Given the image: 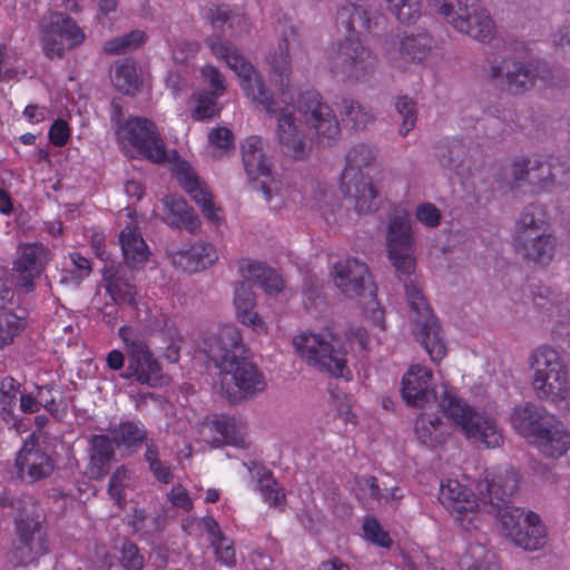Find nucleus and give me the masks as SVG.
Here are the masks:
<instances>
[{"instance_id": "nucleus-17", "label": "nucleus", "mask_w": 570, "mask_h": 570, "mask_svg": "<svg viewBox=\"0 0 570 570\" xmlns=\"http://www.w3.org/2000/svg\"><path fill=\"white\" fill-rule=\"evenodd\" d=\"M542 68L533 61H521L513 57L494 58L489 62L488 75L499 81H504L508 89L514 94L531 90L541 79Z\"/></svg>"}, {"instance_id": "nucleus-2", "label": "nucleus", "mask_w": 570, "mask_h": 570, "mask_svg": "<svg viewBox=\"0 0 570 570\" xmlns=\"http://www.w3.org/2000/svg\"><path fill=\"white\" fill-rule=\"evenodd\" d=\"M116 137L124 153L129 157L142 156L154 163L169 161L179 185L200 207L203 215L213 224L223 222L222 209L215 205L207 186L199 180L190 165L168 154L154 122L146 118L134 117L119 121Z\"/></svg>"}, {"instance_id": "nucleus-12", "label": "nucleus", "mask_w": 570, "mask_h": 570, "mask_svg": "<svg viewBox=\"0 0 570 570\" xmlns=\"http://www.w3.org/2000/svg\"><path fill=\"white\" fill-rule=\"evenodd\" d=\"M409 305L407 318L413 335L421 342L433 362H440L446 355V346L440 325L415 282L405 284Z\"/></svg>"}, {"instance_id": "nucleus-23", "label": "nucleus", "mask_w": 570, "mask_h": 570, "mask_svg": "<svg viewBox=\"0 0 570 570\" xmlns=\"http://www.w3.org/2000/svg\"><path fill=\"white\" fill-rule=\"evenodd\" d=\"M47 256V249L40 244L21 246L12 268V278L16 285L26 292L31 291L33 281L43 269Z\"/></svg>"}, {"instance_id": "nucleus-48", "label": "nucleus", "mask_w": 570, "mask_h": 570, "mask_svg": "<svg viewBox=\"0 0 570 570\" xmlns=\"http://www.w3.org/2000/svg\"><path fill=\"white\" fill-rule=\"evenodd\" d=\"M430 50V39L426 35L406 36L401 41V55L406 61H422Z\"/></svg>"}, {"instance_id": "nucleus-55", "label": "nucleus", "mask_w": 570, "mask_h": 570, "mask_svg": "<svg viewBox=\"0 0 570 570\" xmlns=\"http://www.w3.org/2000/svg\"><path fill=\"white\" fill-rule=\"evenodd\" d=\"M396 111L402 117V124L399 132L401 136H406L414 127L416 122V108L412 99L407 97H400L395 102Z\"/></svg>"}, {"instance_id": "nucleus-15", "label": "nucleus", "mask_w": 570, "mask_h": 570, "mask_svg": "<svg viewBox=\"0 0 570 570\" xmlns=\"http://www.w3.org/2000/svg\"><path fill=\"white\" fill-rule=\"evenodd\" d=\"M242 156L248 178L259 184L271 207L278 209L286 206V196L291 190L274 179L271 163L264 153L263 140L257 136L248 137L242 145Z\"/></svg>"}, {"instance_id": "nucleus-8", "label": "nucleus", "mask_w": 570, "mask_h": 570, "mask_svg": "<svg viewBox=\"0 0 570 570\" xmlns=\"http://www.w3.org/2000/svg\"><path fill=\"white\" fill-rule=\"evenodd\" d=\"M295 353L308 365L335 377H348L346 347L331 331L301 332L292 340Z\"/></svg>"}, {"instance_id": "nucleus-35", "label": "nucleus", "mask_w": 570, "mask_h": 570, "mask_svg": "<svg viewBox=\"0 0 570 570\" xmlns=\"http://www.w3.org/2000/svg\"><path fill=\"white\" fill-rule=\"evenodd\" d=\"M415 435L423 445L435 449L450 436L446 424L438 416L421 414L415 423Z\"/></svg>"}, {"instance_id": "nucleus-41", "label": "nucleus", "mask_w": 570, "mask_h": 570, "mask_svg": "<svg viewBox=\"0 0 570 570\" xmlns=\"http://www.w3.org/2000/svg\"><path fill=\"white\" fill-rule=\"evenodd\" d=\"M429 4L455 29L459 23L462 26L476 0H429Z\"/></svg>"}, {"instance_id": "nucleus-34", "label": "nucleus", "mask_w": 570, "mask_h": 570, "mask_svg": "<svg viewBox=\"0 0 570 570\" xmlns=\"http://www.w3.org/2000/svg\"><path fill=\"white\" fill-rule=\"evenodd\" d=\"M348 190H341L346 197L354 199V206L357 213L368 214L377 210L380 205L379 190L374 187L372 178L358 177L348 184Z\"/></svg>"}, {"instance_id": "nucleus-1", "label": "nucleus", "mask_w": 570, "mask_h": 570, "mask_svg": "<svg viewBox=\"0 0 570 570\" xmlns=\"http://www.w3.org/2000/svg\"><path fill=\"white\" fill-rule=\"evenodd\" d=\"M207 46L218 60L224 61L235 72L246 97L259 104L269 115L277 117L276 136L283 151L293 158H302L307 142L305 128L294 116V107H289L294 87L287 40L281 41L277 50L267 58L268 89L254 65L236 46L218 38H209Z\"/></svg>"}, {"instance_id": "nucleus-64", "label": "nucleus", "mask_w": 570, "mask_h": 570, "mask_svg": "<svg viewBox=\"0 0 570 570\" xmlns=\"http://www.w3.org/2000/svg\"><path fill=\"white\" fill-rule=\"evenodd\" d=\"M70 137V128L66 120H56L49 129L50 141L58 147L67 144Z\"/></svg>"}, {"instance_id": "nucleus-13", "label": "nucleus", "mask_w": 570, "mask_h": 570, "mask_svg": "<svg viewBox=\"0 0 570 570\" xmlns=\"http://www.w3.org/2000/svg\"><path fill=\"white\" fill-rule=\"evenodd\" d=\"M385 249L392 266L402 275H411L416 267V239L409 212L395 210L389 218Z\"/></svg>"}, {"instance_id": "nucleus-39", "label": "nucleus", "mask_w": 570, "mask_h": 570, "mask_svg": "<svg viewBox=\"0 0 570 570\" xmlns=\"http://www.w3.org/2000/svg\"><path fill=\"white\" fill-rule=\"evenodd\" d=\"M111 80L117 90L126 95H135L141 87L138 66L135 61L128 59L115 65Z\"/></svg>"}, {"instance_id": "nucleus-38", "label": "nucleus", "mask_w": 570, "mask_h": 570, "mask_svg": "<svg viewBox=\"0 0 570 570\" xmlns=\"http://www.w3.org/2000/svg\"><path fill=\"white\" fill-rule=\"evenodd\" d=\"M207 18L214 27L227 26L234 33H245L249 30V19L238 7L218 6L209 9Z\"/></svg>"}, {"instance_id": "nucleus-58", "label": "nucleus", "mask_w": 570, "mask_h": 570, "mask_svg": "<svg viewBox=\"0 0 570 570\" xmlns=\"http://www.w3.org/2000/svg\"><path fill=\"white\" fill-rule=\"evenodd\" d=\"M215 549L216 558L219 562L227 567L235 564V549L233 542L224 535H218L217 540L212 542Z\"/></svg>"}, {"instance_id": "nucleus-61", "label": "nucleus", "mask_w": 570, "mask_h": 570, "mask_svg": "<svg viewBox=\"0 0 570 570\" xmlns=\"http://www.w3.org/2000/svg\"><path fill=\"white\" fill-rule=\"evenodd\" d=\"M149 468L154 475L161 482L168 483L171 480V472L168 468L164 466L158 459L157 450L148 445L145 454Z\"/></svg>"}, {"instance_id": "nucleus-16", "label": "nucleus", "mask_w": 570, "mask_h": 570, "mask_svg": "<svg viewBox=\"0 0 570 570\" xmlns=\"http://www.w3.org/2000/svg\"><path fill=\"white\" fill-rule=\"evenodd\" d=\"M40 45L50 58H61L66 50L80 46L86 38L77 22L62 12H50L40 22Z\"/></svg>"}, {"instance_id": "nucleus-47", "label": "nucleus", "mask_w": 570, "mask_h": 570, "mask_svg": "<svg viewBox=\"0 0 570 570\" xmlns=\"http://www.w3.org/2000/svg\"><path fill=\"white\" fill-rule=\"evenodd\" d=\"M147 39V36L141 30H135L127 35L112 38L105 42L104 50L110 55H121L135 50L141 46Z\"/></svg>"}, {"instance_id": "nucleus-40", "label": "nucleus", "mask_w": 570, "mask_h": 570, "mask_svg": "<svg viewBox=\"0 0 570 570\" xmlns=\"http://www.w3.org/2000/svg\"><path fill=\"white\" fill-rule=\"evenodd\" d=\"M549 223L550 215L548 214L546 206L541 204H531L527 206L520 215L517 225L515 239L529 237L541 227L549 225Z\"/></svg>"}, {"instance_id": "nucleus-11", "label": "nucleus", "mask_w": 570, "mask_h": 570, "mask_svg": "<svg viewBox=\"0 0 570 570\" xmlns=\"http://www.w3.org/2000/svg\"><path fill=\"white\" fill-rule=\"evenodd\" d=\"M438 499L462 531L471 532L483 524L488 501L476 497L464 482L452 478L442 480Z\"/></svg>"}, {"instance_id": "nucleus-25", "label": "nucleus", "mask_w": 570, "mask_h": 570, "mask_svg": "<svg viewBox=\"0 0 570 570\" xmlns=\"http://www.w3.org/2000/svg\"><path fill=\"white\" fill-rule=\"evenodd\" d=\"M376 149L367 144H356L346 154V164L341 175L340 189L348 190V184L358 177H367L377 168Z\"/></svg>"}, {"instance_id": "nucleus-18", "label": "nucleus", "mask_w": 570, "mask_h": 570, "mask_svg": "<svg viewBox=\"0 0 570 570\" xmlns=\"http://www.w3.org/2000/svg\"><path fill=\"white\" fill-rule=\"evenodd\" d=\"M563 174V166L552 157H521L511 165V175L514 181L527 180L537 190H550Z\"/></svg>"}, {"instance_id": "nucleus-54", "label": "nucleus", "mask_w": 570, "mask_h": 570, "mask_svg": "<svg viewBox=\"0 0 570 570\" xmlns=\"http://www.w3.org/2000/svg\"><path fill=\"white\" fill-rule=\"evenodd\" d=\"M362 529L366 541L381 548H390L392 546V539L376 519L366 518Z\"/></svg>"}, {"instance_id": "nucleus-36", "label": "nucleus", "mask_w": 570, "mask_h": 570, "mask_svg": "<svg viewBox=\"0 0 570 570\" xmlns=\"http://www.w3.org/2000/svg\"><path fill=\"white\" fill-rule=\"evenodd\" d=\"M512 541L524 550L535 551L546 542V528L538 514L529 511L525 522L513 535Z\"/></svg>"}, {"instance_id": "nucleus-62", "label": "nucleus", "mask_w": 570, "mask_h": 570, "mask_svg": "<svg viewBox=\"0 0 570 570\" xmlns=\"http://www.w3.org/2000/svg\"><path fill=\"white\" fill-rule=\"evenodd\" d=\"M487 551L484 546L471 547L461 558V566L466 570H481Z\"/></svg>"}, {"instance_id": "nucleus-57", "label": "nucleus", "mask_w": 570, "mask_h": 570, "mask_svg": "<svg viewBox=\"0 0 570 570\" xmlns=\"http://www.w3.org/2000/svg\"><path fill=\"white\" fill-rule=\"evenodd\" d=\"M414 216L415 219L426 228L438 227L442 217L440 209L431 203L420 204L415 208Z\"/></svg>"}, {"instance_id": "nucleus-7", "label": "nucleus", "mask_w": 570, "mask_h": 570, "mask_svg": "<svg viewBox=\"0 0 570 570\" xmlns=\"http://www.w3.org/2000/svg\"><path fill=\"white\" fill-rule=\"evenodd\" d=\"M478 488L481 494L484 490L488 492L489 501L485 514H494L505 530L507 535L512 539L525 522L529 512L508 503V500L518 489L514 470L510 466L495 468L488 472Z\"/></svg>"}, {"instance_id": "nucleus-59", "label": "nucleus", "mask_w": 570, "mask_h": 570, "mask_svg": "<svg viewBox=\"0 0 570 570\" xmlns=\"http://www.w3.org/2000/svg\"><path fill=\"white\" fill-rule=\"evenodd\" d=\"M165 351L164 356L169 362H177L183 342V335L177 328H168L165 333Z\"/></svg>"}, {"instance_id": "nucleus-10", "label": "nucleus", "mask_w": 570, "mask_h": 570, "mask_svg": "<svg viewBox=\"0 0 570 570\" xmlns=\"http://www.w3.org/2000/svg\"><path fill=\"white\" fill-rule=\"evenodd\" d=\"M333 278L336 287L350 298H358L366 315L384 330V312L376 299V287L365 263L346 258L334 265Z\"/></svg>"}, {"instance_id": "nucleus-60", "label": "nucleus", "mask_w": 570, "mask_h": 570, "mask_svg": "<svg viewBox=\"0 0 570 570\" xmlns=\"http://www.w3.org/2000/svg\"><path fill=\"white\" fill-rule=\"evenodd\" d=\"M121 567L124 570H141L144 558L135 544L126 542L121 550Z\"/></svg>"}, {"instance_id": "nucleus-63", "label": "nucleus", "mask_w": 570, "mask_h": 570, "mask_svg": "<svg viewBox=\"0 0 570 570\" xmlns=\"http://www.w3.org/2000/svg\"><path fill=\"white\" fill-rule=\"evenodd\" d=\"M198 51V45L193 41H177L171 48V58L177 63L186 62Z\"/></svg>"}, {"instance_id": "nucleus-52", "label": "nucleus", "mask_w": 570, "mask_h": 570, "mask_svg": "<svg viewBox=\"0 0 570 570\" xmlns=\"http://www.w3.org/2000/svg\"><path fill=\"white\" fill-rule=\"evenodd\" d=\"M199 81L207 88L206 91L214 96H224L227 89V81L218 68L205 65L199 69Z\"/></svg>"}, {"instance_id": "nucleus-22", "label": "nucleus", "mask_w": 570, "mask_h": 570, "mask_svg": "<svg viewBox=\"0 0 570 570\" xmlns=\"http://www.w3.org/2000/svg\"><path fill=\"white\" fill-rule=\"evenodd\" d=\"M433 373L426 366L411 365L402 379L401 394L404 402L414 407H424L436 399L432 383Z\"/></svg>"}, {"instance_id": "nucleus-14", "label": "nucleus", "mask_w": 570, "mask_h": 570, "mask_svg": "<svg viewBox=\"0 0 570 570\" xmlns=\"http://www.w3.org/2000/svg\"><path fill=\"white\" fill-rule=\"evenodd\" d=\"M118 333L128 356L125 377L148 386L163 385L166 380L161 365L150 351L144 333L130 326H121Z\"/></svg>"}, {"instance_id": "nucleus-19", "label": "nucleus", "mask_w": 570, "mask_h": 570, "mask_svg": "<svg viewBox=\"0 0 570 570\" xmlns=\"http://www.w3.org/2000/svg\"><path fill=\"white\" fill-rule=\"evenodd\" d=\"M298 112L305 118L318 137L327 140V144L340 137L341 129L333 109L323 101L315 90H307L299 96Z\"/></svg>"}, {"instance_id": "nucleus-26", "label": "nucleus", "mask_w": 570, "mask_h": 570, "mask_svg": "<svg viewBox=\"0 0 570 570\" xmlns=\"http://www.w3.org/2000/svg\"><path fill=\"white\" fill-rule=\"evenodd\" d=\"M206 430L213 433V442L226 443L238 448L248 445L247 426L242 420L234 416H214L203 424V433Z\"/></svg>"}, {"instance_id": "nucleus-46", "label": "nucleus", "mask_w": 570, "mask_h": 570, "mask_svg": "<svg viewBox=\"0 0 570 570\" xmlns=\"http://www.w3.org/2000/svg\"><path fill=\"white\" fill-rule=\"evenodd\" d=\"M115 441L127 448L140 444L146 438V431L140 422L127 421L111 431Z\"/></svg>"}, {"instance_id": "nucleus-50", "label": "nucleus", "mask_w": 570, "mask_h": 570, "mask_svg": "<svg viewBox=\"0 0 570 570\" xmlns=\"http://www.w3.org/2000/svg\"><path fill=\"white\" fill-rule=\"evenodd\" d=\"M249 283L253 281L242 278L235 286L233 304L236 317L245 315L256 306V295Z\"/></svg>"}, {"instance_id": "nucleus-3", "label": "nucleus", "mask_w": 570, "mask_h": 570, "mask_svg": "<svg viewBox=\"0 0 570 570\" xmlns=\"http://www.w3.org/2000/svg\"><path fill=\"white\" fill-rule=\"evenodd\" d=\"M375 1L344 0L336 12L337 27L344 28L346 37L328 49L327 66L332 75L342 81H365L376 70V56L355 36L380 24L383 17L372 10Z\"/></svg>"}, {"instance_id": "nucleus-21", "label": "nucleus", "mask_w": 570, "mask_h": 570, "mask_svg": "<svg viewBox=\"0 0 570 570\" xmlns=\"http://www.w3.org/2000/svg\"><path fill=\"white\" fill-rule=\"evenodd\" d=\"M16 468L21 479L36 482L52 474L55 461L39 446L38 439L32 433L16 456Z\"/></svg>"}, {"instance_id": "nucleus-42", "label": "nucleus", "mask_w": 570, "mask_h": 570, "mask_svg": "<svg viewBox=\"0 0 570 570\" xmlns=\"http://www.w3.org/2000/svg\"><path fill=\"white\" fill-rule=\"evenodd\" d=\"M222 96H214L205 89H197L191 95V117L196 120H208L218 117L222 106L218 99Z\"/></svg>"}, {"instance_id": "nucleus-5", "label": "nucleus", "mask_w": 570, "mask_h": 570, "mask_svg": "<svg viewBox=\"0 0 570 570\" xmlns=\"http://www.w3.org/2000/svg\"><path fill=\"white\" fill-rule=\"evenodd\" d=\"M0 504L14 512L18 542L12 550V561L21 566L36 562L49 552L46 534L41 529V515L32 497L12 498L4 492L0 495Z\"/></svg>"}, {"instance_id": "nucleus-30", "label": "nucleus", "mask_w": 570, "mask_h": 570, "mask_svg": "<svg viewBox=\"0 0 570 570\" xmlns=\"http://www.w3.org/2000/svg\"><path fill=\"white\" fill-rule=\"evenodd\" d=\"M515 240L519 250L528 261L541 266H547L553 261L557 239L551 234H540Z\"/></svg>"}, {"instance_id": "nucleus-6", "label": "nucleus", "mask_w": 570, "mask_h": 570, "mask_svg": "<svg viewBox=\"0 0 570 570\" xmlns=\"http://www.w3.org/2000/svg\"><path fill=\"white\" fill-rule=\"evenodd\" d=\"M440 406L446 419L466 440L487 449L503 444V433L494 417L469 405L452 391H444Z\"/></svg>"}, {"instance_id": "nucleus-51", "label": "nucleus", "mask_w": 570, "mask_h": 570, "mask_svg": "<svg viewBox=\"0 0 570 570\" xmlns=\"http://www.w3.org/2000/svg\"><path fill=\"white\" fill-rule=\"evenodd\" d=\"M343 114L355 129L364 128L374 120V115L368 108L352 99L343 100Z\"/></svg>"}, {"instance_id": "nucleus-28", "label": "nucleus", "mask_w": 570, "mask_h": 570, "mask_svg": "<svg viewBox=\"0 0 570 570\" xmlns=\"http://www.w3.org/2000/svg\"><path fill=\"white\" fill-rule=\"evenodd\" d=\"M549 420H553V416L549 415L543 407L532 403L515 406L510 416L511 426L531 442Z\"/></svg>"}, {"instance_id": "nucleus-27", "label": "nucleus", "mask_w": 570, "mask_h": 570, "mask_svg": "<svg viewBox=\"0 0 570 570\" xmlns=\"http://www.w3.org/2000/svg\"><path fill=\"white\" fill-rule=\"evenodd\" d=\"M532 443L543 456L559 459L570 450V431L561 422L549 420Z\"/></svg>"}, {"instance_id": "nucleus-31", "label": "nucleus", "mask_w": 570, "mask_h": 570, "mask_svg": "<svg viewBox=\"0 0 570 570\" xmlns=\"http://www.w3.org/2000/svg\"><path fill=\"white\" fill-rule=\"evenodd\" d=\"M164 220L175 227L185 228L190 233L200 229V220L187 202L179 196H167L163 200Z\"/></svg>"}, {"instance_id": "nucleus-9", "label": "nucleus", "mask_w": 570, "mask_h": 570, "mask_svg": "<svg viewBox=\"0 0 570 570\" xmlns=\"http://www.w3.org/2000/svg\"><path fill=\"white\" fill-rule=\"evenodd\" d=\"M532 389L540 400L564 402L570 393L568 367L560 353L549 345L535 348L529 356Z\"/></svg>"}, {"instance_id": "nucleus-56", "label": "nucleus", "mask_w": 570, "mask_h": 570, "mask_svg": "<svg viewBox=\"0 0 570 570\" xmlns=\"http://www.w3.org/2000/svg\"><path fill=\"white\" fill-rule=\"evenodd\" d=\"M130 482L131 475L125 468L117 469L110 479L108 493L119 505L125 500L124 490L129 487Z\"/></svg>"}, {"instance_id": "nucleus-4", "label": "nucleus", "mask_w": 570, "mask_h": 570, "mask_svg": "<svg viewBox=\"0 0 570 570\" xmlns=\"http://www.w3.org/2000/svg\"><path fill=\"white\" fill-rule=\"evenodd\" d=\"M204 353L219 368L222 389L233 395L262 392L265 386L263 374L245 356V348L239 331L226 325L217 333L209 334L203 342Z\"/></svg>"}, {"instance_id": "nucleus-53", "label": "nucleus", "mask_w": 570, "mask_h": 570, "mask_svg": "<svg viewBox=\"0 0 570 570\" xmlns=\"http://www.w3.org/2000/svg\"><path fill=\"white\" fill-rule=\"evenodd\" d=\"M24 326V321L12 313L0 315V346L10 344Z\"/></svg>"}, {"instance_id": "nucleus-20", "label": "nucleus", "mask_w": 570, "mask_h": 570, "mask_svg": "<svg viewBox=\"0 0 570 570\" xmlns=\"http://www.w3.org/2000/svg\"><path fill=\"white\" fill-rule=\"evenodd\" d=\"M119 223L125 225L119 235L124 258L131 268H137L149 257L148 246L140 234L142 217L128 206L119 214Z\"/></svg>"}, {"instance_id": "nucleus-37", "label": "nucleus", "mask_w": 570, "mask_h": 570, "mask_svg": "<svg viewBox=\"0 0 570 570\" xmlns=\"http://www.w3.org/2000/svg\"><path fill=\"white\" fill-rule=\"evenodd\" d=\"M114 455L112 443L106 435H95L90 440V462L88 473L94 479L102 478Z\"/></svg>"}, {"instance_id": "nucleus-33", "label": "nucleus", "mask_w": 570, "mask_h": 570, "mask_svg": "<svg viewBox=\"0 0 570 570\" xmlns=\"http://www.w3.org/2000/svg\"><path fill=\"white\" fill-rule=\"evenodd\" d=\"M252 478L257 481L256 490L262 500L269 507L281 508L285 502L284 490L273 478L271 471L255 462L246 463Z\"/></svg>"}, {"instance_id": "nucleus-24", "label": "nucleus", "mask_w": 570, "mask_h": 570, "mask_svg": "<svg viewBox=\"0 0 570 570\" xmlns=\"http://www.w3.org/2000/svg\"><path fill=\"white\" fill-rule=\"evenodd\" d=\"M171 264L187 273H196L210 267L218 261V252L212 243L197 242L188 248L168 252Z\"/></svg>"}, {"instance_id": "nucleus-45", "label": "nucleus", "mask_w": 570, "mask_h": 570, "mask_svg": "<svg viewBox=\"0 0 570 570\" xmlns=\"http://www.w3.org/2000/svg\"><path fill=\"white\" fill-rule=\"evenodd\" d=\"M355 491L356 497L360 500L374 499L379 502L397 500L403 497L402 491L397 487H394L386 492H382L376 482V479L373 476H366L358 480L357 488Z\"/></svg>"}, {"instance_id": "nucleus-43", "label": "nucleus", "mask_w": 570, "mask_h": 570, "mask_svg": "<svg viewBox=\"0 0 570 570\" xmlns=\"http://www.w3.org/2000/svg\"><path fill=\"white\" fill-rule=\"evenodd\" d=\"M234 149V135L224 126H217L207 135V153L212 158H223Z\"/></svg>"}, {"instance_id": "nucleus-49", "label": "nucleus", "mask_w": 570, "mask_h": 570, "mask_svg": "<svg viewBox=\"0 0 570 570\" xmlns=\"http://www.w3.org/2000/svg\"><path fill=\"white\" fill-rule=\"evenodd\" d=\"M390 12L401 23L415 22L421 16L420 0H385Z\"/></svg>"}, {"instance_id": "nucleus-32", "label": "nucleus", "mask_w": 570, "mask_h": 570, "mask_svg": "<svg viewBox=\"0 0 570 570\" xmlns=\"http://www.w3.org/2000/svg\"><path fill=\"white\" fill-rule=\"evenodd\" d=\"M462 26L459 23L455 27V30L468 35L473 39L487 42L490 41L494 36V22L490 13L480 6L478 0L476 4L471 9L468 17L462 19Z\"/></svg>"}, {"instance_id": "nucleus-29", "label": "nucleus", "mask_w": 570, "mask_h": 570, "mask_svg": "<svg viewBox=\"0 0 570 570\" xmlns=\"http://www.w3.org/2000/svg\"><path fill=\"white\" fill-rule=\"evenodd\" d=\"M238 272L242 278L258 284L269 296L277 295L285 287L284 281L277 272L257 261L243 259L239 263Z\"/></svg>"}, {"instance_id": "nucleus-44", "label": "nucleus", "mask_w": 570, "mask_h": 570, "mask_svg": "<svg viewBox=\"0 0 570 570\" xmlns=\"http://www.w3.org/2000/svg\"><path fill=\"white\" fill-rule=\"evenodd\" d=\"M106 289L115 303L135 304V286L128 281L117 277L110 269L105 271Z\"/></svg>"}]
</instances>
